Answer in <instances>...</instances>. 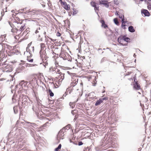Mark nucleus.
<instances>
[{
    "mask_svg": "<svg viewBox=\"0 0 151 151\" xmlns=\"http://www.w3.org/2000/svg\"><path fill=\"white\" fill-rule=\"evenodd\" d=\"M130 39L126 36V35H121L117 39L118 42L122 45L124 46H127V43L130 42Z\"/></svg>",
    "mask_w": 151,
    "mask_h": 151,
    "instance_id": "f257e3e1",
    "label": "nucleus"
},
{
    "mask_svg": "<svg viewBox=\"0 0 151 151\" xmlns=\"http://www.w3.org/2000/svg\"><path fill=\"white\" fill-rule=\"evenodd\" d=\"M20 124H22L23 125L27 126L28 124V127H27L28 129V130H29L30 133L32 136L34 135L35 132L33 131L32 129V128H30V126L32 127L36 128L37 127V125L34 123H30L29 122H25V121L23 122H20Z\"/></svg>",
    "mask_w": 151,
    "mask_h": 151,
    "instance_id": "f03ea898",
    "label": "nucleus"
},
{
    "mask_svg": "<svg viewBox=\"0 0 151 151\" xmlns=\"http://www.w3.org/2000/svg\"><path fill=\"white\" fill-rule=\"evenodd\" d=\"M67 131L63 127L62 129H60L58 135V138L63 139L64 138V135L66 134V132Z\"/></svg>",
    "mask_w": 151,
    "mask_h": 151,
    "instance_id": "7ed1b4c3",
    "label": "nucleus"
},
{
    "mask_svg": "<svg viewBox=\"0 0 151 151\" xmlns=\"http://www.w3.org/2000/svg\"><path fill=\"white\" fill-rule=\"evenodd\" d=\"M22 103L23 105L25 106L30 105V101L28 99L27 96H24L22 97Z\"/></svg>",
    "mask_w": 151,
    "mask_h": 151,
    "instance_id": "20e7f679",
    "label": "nucleus"
},
{
    "mask_svg": "<svg viewBox=\"0 0 151 151\" xmlns=\"http://www.w3.org/2000/svg\"><path fill=\"white\" fill-rule=\"evenodd\" d=\"M108 98L107 97H105L103 98H100L96 101L95 104V105L96 106H98L100 105L101 103H102L104 100H108Z\"/></svg>",
    "mask_w": 151,
    "mask_h": 151,
    "instance_id": "39448f33",
    "label": "nucleus"
},
{
    "mask_svg": "<svg viewBox=\"0 0 151 151\" xmlns=\"http://www.w3.org/2000/svg\"><path fill=\"white\" fill-rule=\"evenodd\" d=\"M142 14L144 15L145 16L149 17L150 16V14L148 11L145 9H142L141 10Z\"/></svg>",
    "mask_w": 151,
    "mask_h": 151,
    "instance_id": "423d86ee",
    "label": "nucleus"
},
{
    "mask_svg": "<svg viewBox=\"0 0 151 151\" xmlns=\"http://www.w3.org/2000/svg\"><path fill=\"white\" fill-rule=\"evenodd\" d=\"M29 83L28 82H24V81H22L20 82L19 83L18 85L19 86H20L22 88H23L26 87L27 83Z\"/></svg>",
    "mask_w": 151,
    "mask_h": 151,
    "instance_id": "0eeeda50",
    "label": "nucleus"
},
{
    "mask_svg": "<svg viewBox=\"0 0 151 151\" xmlns=\"http://www.w3.org/2000/svg\"><path fill=\"white\" fill-rule=\"evenodd\" d=\"M10 26H11V27L12 28V29H11V32L12 33V34L13 36H14V35H16V34H17V32H19L18 30L16 27L13 28L12 27V26L10 23ZM14 36L15 37V36Z\"/></svg>",
    "mask_w": 151,
    "mask_h": 151,
    "instance_id": "6e6552de",
    "label": "nucleus"
},
{
    "mask_svg": "<svg viewBox=\"0 0 151 151\" xmlns=\"http://www.w3.org/2000/svg\"><path fill=\"white\" fill-rule=\"evenodd\" d=\"M12 49V47L10 46V56L14 54H17V53L19 52L18 50L14 49L13 50H11L10 49Z\"/></svg>",
    "mask_w": 151,
    "mask_h": 151,
    "instance_id": "1a4fd4ad",
    "label": "nucleus"
},
{
    "mask_svg": "<svg viewBox=\"0 0 151 151\" xmlns=\"http://www.w3.org/2000/svg\"><path fill=\"white\" fill-rule=\"evenodd\" d=\"M100 22L101 24V27L106 29V28L108 27V25L106 24L105 22L103 19H101L100 21Z\"/></svg>",
    "mask_w": 151,
    "mask_h": 151,
    "instance_id": "9d476101",
    "label": "nucleus"
},
{
    "mask_svg": "<svg viewBox=\"0 0 151 151\" xmlns=\"http://www.w3.org/2000/svg\"><path fill=\"white\" fill-rule=\"evenodd\" d=\"M105 34L107 36H113L112 35L113 32L110 29L107 30L105 32Z\"/></svg>",
    "mask_w": 151,
    "mask_h": 151,
    "instance_id": "9b49d317",
    "label": "nucleus"
},
{
    "mask_svg": "<svg viewBox=\"0 0 151 151\" xmlns=\"http://www.w3.org/2000/svg\"><path fill=\"white\" fill-rule=\"evenodd\" d=\"M133 87L134 89L136 90H138L140 89V86L138 82H136L133 84Z\"/></svg>",
    "mask_w": 151,
    "mask_h": 151,
    "instance_id": "f8f14e48",
    "label": "nucleus"
},
{
    "mask_svg": "<svg viewBox=\"0 0 151 151\" xmlns=\"http://www.w3.org/2000/svg\"><path fill=\"white\" fill-rule=\"evenodd\" d=\"M32 109L33 111L35 112L36 114H37L38 113V111L39 109L38 107L36 106H33L32 107Z\"/></svg>",
    "mask_w": 151,
    "mask_h": 151,
    "instance_id": "ddd939ff",
    "label": "nucleus"
},
{
    "mask_svg": "<svg viewBox=\"0 0 151 151\" xmlns=\"http://www.w3.org/2000/svg\"><path fill=\"white\" fill-rule=\"evenodd\" d=\"M129 31L132 33L134 32L135 31V29H134L133 26H130L128 27Z\"/></svg>",
    "mask_w": 151,
    "mask_h": 151,
    "instance_id": "4468645a",
    "label": "nucleus"
},
{
    "mask_svg": "<svg viewBox=\"0 0 151 151\" xmlns=\"http://www.w3.org/2000/svg\"><path fill=\"white\" fill-rule=\"evenodd\" d=\"M111 2H108L107 1H105L103 3H101V4L104 5L105 7L106 8H108L109 6V3H111Z\"/></svg>",
    "mask_w": 151,
    "mask_h": 151,
    "instance_id": "2eb2a0df",
    "label": "nucleus"
},
{
    "mask_svg": "<svg viewBox=\"0 0 151 151\" xmlns=\"http://www.w3.org/2000/svg\"><path fill=\"white\" fill-rule=\"evenodd\" d=\"M4 11L2 9L0 8V19H1L2 17L4 14Z\"/></svg>",
    "mask_w": 151,
    "mask_h": 151,
    "instance_id": "dca6fc26",
    "label": "nucleus"
},
{
    "mask_svg": "<svg viewBox=\"0 0 151 151\" xmlns=\"http://www.w3.org/2000/svg\"><path fill=\"white\" fill-rule=\"evenodd\" d=\"M11 15H12V17L14 18L16 17V14L15 13L14 11V10H12L10 12V16Z\"/></svg>",
    "mask_w": 151,
    "mask_h": 151,
    "instance_id": "f3484780",
    "label": "nucleus"
},
{
    "mask_svg": "<svg viewBox=\"0 0 151 151\" xmlns=\"http://www.w3.org/2000/svg\"><path fill=\"white\" fill-rule=\"evenodd\" d=\"M25 23H24L23 25L21 26L19 29L18 30L19 32H22L25 29Z\"/></svg>",
    "mask_w": 151,
    "mask_h": 151,
    "instance_id": "a211bd4d",
    "label": "nucleus"
},
{
    "mask_svg": "<svg viewBox=\"0 0 151 151\" xmlns=\"http://www.w3.org/2000/svg\"><path fill=\"white\" fill-rule=\"evenodd\" d=\"M13 110L15 114H16L18 112V106H14L13 107Z\"/></svg>",
    "mask_w": 151,
    "mask_h": 151,
    "instance_id": "6ab92c4d",
    "label": "nucleus"
},
{
    "mask_svg": "<svg viewBox=\"0 0 151 151\" xmlns=\"http://www.w3.org/2000/svg\"><path fill=\"white\" fill-rule=\"evenodd\" d=\"M16 95L14 94L12 97V103H15L16 101Z\"/></svg>",
    "mask_w": 151,
    "mask_h": 151,
    "instance_id": "aec40b11",
    "label": "nucleus"
},
{
    "mask_svg": "<svg viewBox=\"0 0 151 151\" xmlns=\"http://www.w3.org/2000/svg\"><path fill=\"white\" fill-rule=\"evenodd\" d=\"M45 47V44L43 43H42L40 44V47H41V50L40 51V52L42 50H44V48Z\"/></svg>",
    "mask_w": 151,
    "mask_h": 151,
    "instance_id": "412c9836",
    "label": "nucleus"
},
{
    "mask_svg": "<svg viewBox=\"0 0 151 151\" xmlns=\"http://www.w3.org/2000/svg\"><path fill=\"white\" fill-rule=\"evenodd\" d=\"M91 5L94 7L96 6H98V5H99L98 4L96 3V2L92 1H91Z\"/></svg>",
    "mask_w": 151,
    "mask_h": 151,
    "instance_id": "4be33fe9",
    "label": "nucleus"
},
{
    "mask_svg": "<svg viewBox=\"0 0 151 151\" xmlns=\"http://www.w3.org/2000/svg\"><path fill=\"white\" fill-rule=\"evenodd\" d=\"M48 92L49 93V95L51 97H52L54 96V93L52 92L51 90L50 89L48 90Z\"/></svg>",
    "mask_w": 151,
    "mask_h": 151,
    "instance_id": "5701e85b",
    "label": "nucleus"
},
{
    "mask_svg": "<svg viewBox=\"0 0 151 151\" xmlns=\"http://www.w3.org/2000/svg\"><path fill=\"white\" fill-rule=\"evenodd\" d=\"M114 23L117 25H119V22L118 21L117 19L116 18H114L113 20Z\"/></svg>",
    "mask_w": 151,
    "mask_h": 151,
    "instance_id": "b1692460",
    "label": "nucleus"
},
{
    "mask_svg": "<svg viewBox=\"0 0 151 151\" xmlns=\"http://www.w3.org/2000/svg\"><path fill=\"white\" fill-rule=\"evenodd\" d=\"M69 105L72 109H73L75 106V104L74 102H70L69 104Z\"/></svg>",
    "mask_w": 151,
    "mask_h": 151,
    "instance_id": "393cba45",
    "label": "nucleus"
},
{
    "mask_svg": "<svg viewBox=\"0 0 151 151\" xmlns=\"http://www.w3.org/2000/svg\"><path fill=\"white\" fill-rule=\"evenodd\" d=\"M61 147V145L60 144L55 149V151H59V150L60 149Z\"/></svg>",
    "mask_w": 151,
    "mask_h": 151,
    "instance_id": "a878e982",
    "label": "nucleus"
},
{
    "mask_svg": "<svg viewBox=\"0 0 151 151\" xmlns=\"http://www.w3.org/2000/svg\"><path fill=\"white\" fill-rule=\"evenodd\" d=\"M64 8L65 10H69L70 9V6L69 4H67L64 6Z\"/></svg>",
    "mask_w": 151,
    "mask_h": 151,
    "instance_id": "bb28decb",
    "label": "nucleus"
},
{
    "mask_svg": "<svg viewBox=\"0 0 151 151\" xmlns=\"http://www.w3.org/2000/svg\"><path fill=\"white\" fill-rule=\"evenodd\" d=\"M64 52V50H61V52L60 54V56L61 58H63V56H64V55H65V54H64L63 52Z\"/></svg>",
    "mask_w": 151,
    "mask_h": 151,
    "instance_id": "cd10ccee",
    "label": "nucleus"
},
{
    "mask_svg": "<svg viewBox=\"0 0 151 151\" xmlns=\"http://www.w3.org/2000/svg\"><path fill=\"white\" fill-rule=\"evenodd\" d=\"M49 124L48 122H47L46 123H45L43 125L41 126V127H40L41 129L42 128V127L43 128H44L45 127H46L47 126V124Z\"/></svg>",
    "mask_w": 151,
    "mask_h": 151,
    "instance_id": "c85d7f7f",
    "label": "nucleus"
},
{
    "mask_svg": "<svg viewBox=\"0 0 151 151\" xmlns=\"http://www.w3.org/2000/svg\"><path fill=\"white\" fill-rule=\"evenodd\" d=\"M59 73L60 74L61 77L62 78L61 81H62L64 79V74L63 73H62L61 72H60V73Z\"/></svg>",
    "mask_w": 151,
    "mask_h": 151,
    "instance_id": "c756f323",
    "label": "nucleus"
},
{
    "mask_svg": "<svg viewBox=\"0 0 151 151\" xmlns=\"http://www.w3.org/2000/svg\"><path fill=\"white\" fill-rule=\"evenodd\" d=\"M70 124H68L66 126L64 127V128L66 129V130H68L70 128Z\"/></svg>",
    "mask_w": 151,
    "mask_h": 151,
    "instance_id": "7c9ffc66",
    "label": "nucleus"
},
{
    "mask_svg": "<svg viewBox=\"0 0 151 151\" xmlns=\"http://www.w3.org/2000/svg\"><path fill=\"white\" fill-rule=\"evenodd\" d=\"M147 7L149 10H150L151 9V3L149 2L147 4Z\"/></svg>",
    "mask_w": 151,
    "mask_h": 151,
    "instance_id": "2f4dec72",
    "label": "nucleus"
},
{
    "mask_svg": "<svg viewBox=\"0 0 151 151\" xmlns=\"http://www.w3.org/2000/svg\"><path fill=\"white\" fill-rule=\"evenodd\" d=\"M83 151H91L90 150V148L89 147H87L86 148H85Z\"/></svg>",
    "mask_w": 151,
    "mask_h": 151,
    "instance_id": "473e14b6",
    "label": "nucleus"
},
{
    "mask_svg": "<svg viewBox=\"0 0 151 151\" xmlns=\"http://www.w3.org/2000/svg\"><path fill=\"white\" fill-rule=\"evenodd\" d=\"M77 111L76 110H72L71 111V113L73 115H74L76 113H77Z\"/></svg>",
    "mask_w": 151,
    "mask_h": 151,
    "instance_id": "72a5a7b5",
    "label": "nucleus"
},
{
    "mask_svg": "<svg viewBox=\"0 0 151 151\" xmlns=\"http://www.w3.org/2000/svg\"><path fill=\"white\" fill-rule=\"evenodd\" d=\"M119 18L122 19L123 18H124V15L122 14H119Z\"/></svg>",
    "mask_w": 151,
    "mask_h": 151,
    "instance_id": "f704fd0d",
    "label": "nucleus"
},
{
    "mask_svg": "<svg viewBox=\"0 0 151 151\" xmlns=\"http://www.w3.org/2000/svg\"><path fill=\"white\" fill-rule=\"evenodd\" d=\"M73 15H74L77 13V12L76 11V9L74 8L73 9Z\"/></svg>",
    "mask_w": 151,
    "mask_h": 151,
    "instance_id": "c9c22d12",
    "label": "nucleus"
},
{
    "mask_svg": "<svg viewBox=\"0 0 151 151\" xmlns=\"http://www.w3.org/2000/svg\"><path fill=\"white\" fill-rule=\"evenodd\" d=\"M24 21H25V20L24 19H21V20H20L19 22H18V23H19L20 24H22V23H23V22Z\"/></svg>",
    "mask_w": 151,
    "mask_h": 151,
    "instance_id": "e433bc0d",
    "label": "nucleus"
},
{
    "mask_svg": "<svg viewBox=\"0 0 151 151\" xmlns=\"http://www.w3.org/2000/svg\"><path fill=\"white\" fill-rule=\"evenodd\" d=\"M77 84V83L76 82H72L71 83V85L73 86V87H74L76 84Z\"/></svg>",
    "mask_w": 151,
    "mask_h": 151,
    "instance_id": "4c0bfd02",
    "label": "nucleus"
},
{
    "mask_svg": "<svg viewBox=\"0 0 151 151\" xmlns=\"http://www.w3.org/2000/svg\"><path fill=\"white\" fill-rule=\"evenodd\" d=\"M124 24L122 23V25H121V27L124 29H126L125 26H126V25L125 24Z\"/></svg>",
    "mask_w": 151,
    "mask_h": 151,
    "instance_id": "58836bf2",
    "label": "nucleus"
},
{
    "mask_svg": "<svg viewBox=\"0 0 151 151\" xmlns=\"http://www.w3.org/2000/svg\"><path fill=\"white\" fill-rule=\"evenodd\" d=\"M121 20H122L121 22H122V23L125 24L127 23V22L125 21L124 18H123V19H121Z\"/></svg>",
    "mask_w": 151,
    "mask_h": 151,
    "instance_id": "ea45409f",
    "label": "nucleus"
},
{
    "mask_svg": "<svg viewBox=\"0 0 151 151\" xmlns=\"http://www.w3.org/2000/svg\"><path fill=\"white\" fill-rule=\"evenodd\" d=\"M30 49L29 48V47H27L26 48V51L27 52H29V53L31 54V51H30Z\"/></svg>",
    "mask_w": 151,
    "mask_h": 151,
    "instance_id": "a19ab883",
    "label": "nucleus"
},
{
    "mask_svg": "<svg viewBox=\"0 0 151 151\" xmlns=\"http://www.w3.org/2000/svg\"><path fill=\"white\" fill-rule=\"evenodd\" d=\"M114 4L116 5H118L119 4V1L117 0H114Z\"/></svg>",
    "mask_w": 151,
    "mask_h": 151,
    "instance_id": "79ce46f5",
    "label": "nucleus"
},
{
    "mask_svg": "<svg viewBox=\"0 0 151 151\" xmlns=\"http://www.w3.org/2000/svg\"><path fill=\"white\" fill-rule=\"evenodd\" d=\"M48 3H47V4L48 5V6L49 7H50L52 6V4L51 2H50V0H47Z\"/></svg>",
    "mask_w": 151,
    "mask_h": 151,
    "instance_id": "37998d69",
    "label": "nucleus"
},
{
    "mask_svg": "<svg viewBox=\"0 0 151 151\" xmlns=\"http://www.w3.org/2000/svg\"><path fill=\"white\" fill-rule=\"evenodd\" d=\"M105 1H106L105 0H99V4L101 5V3H103Z\"/></svg>",
    "mask_w": 151,
    "mask_h": 151,
    "instance_id": "c03bdc74",
    "label": "nucleus"
},
{
    "mask_svg": "<svg viewBox=\"0 0 151 151\" xmlns=\"http://www.w3.org/2000/svg\"><path fill=\"white\" fill-rule=\"evenodd\" d=\"M64 6H66L67 4L66 2L65 1H62L61 2Z\"/></svg>",
    "mask_w": 151,
    "mask_h": 151,
    "instance_id": "a18cd8bd",
    "label": "nucleus"
},
{
    "mask_svg": "<svg viewBox=\"0 0 151 151\" xmlns=\"http://www.w3.org/2000/svg\"><path fill=\"white\" fill-rule=\"evenodd\" d=\"M94 8L95 11H96V10H99V7L98 6H96L94 7Z\"/></svg>",
    "mask_w": 151,
    "mask_h": 151,
    "instance_id": "49530a36",
    "label": "nucleus"
},
{
    "mask_svg": "<svg viewBox=\"0 0 151 151\" xmlns=\"http://www.w3.org/2000/svg\"><path fill=\"white\" fill-rule=\"evenodd\" d=\"M83 142L82 141H80L78 142V145L79 146H81V145H83Z\"/></svg>",
    "mask_w": 151,
    "mask_h": 151,
    "instance_id": "de8ad7c7",
    "label": "nucleus"
},
{
    "mask_svg": "<svg viewBox=\"0 0 151 151\" xmlns=\"http://www.w3.org/2000/svg\"><path fill=\"white\" fill-rule=\"evenodd\" d=\"M34 83H37V80L36 78H34L32 80Z\"/></svg>",
    "mask_w": 151,
    "mask_h": 151,
    "instance_id": "09e8293b",
    "label": "nucleus"
},
{
    "mask_svg": "<svg viewBox=\"0 0 151 151\" xmlns=\"http://www.w3.org/2000/svg\"><path fill=\"white\" fill-rule=\"evenodd\" d=\"M106 60V58H103L101 60V62H104V61Z\"/></svg>",
    "mask_w": 151,
    "mask_h": 151,
    "instance_id": "8fccbe9b",
    "label": "nucleus"
},
{
    "mask_svg": "<svg viewBox=\"0 0 151 151\" xmlns=\"http://www.w3.org/2000/svg\"><path fill=\"white\" fill-rule=\"evenodd\" d=\"M27 60L29 62H32L33 61V59H27Z\"/></svg>",
    "mask_w": 151,
    "mask_h": 151,
    "instance_id": "3c124183",
    "label": "nucleus"
},
{
    "mask_svg": "<svg viewBox=\"0 0 151 151\" xmlns=\"http://www.w3.org/2000/svg\"><path fill=\"white\" fill-rule=\"evenodd\" d=\"M10 77H11V79H10V82H11L12 81H13V78L12 76H11L10 75Z\"/></svg>",
    "mask_w": 151,
    "mask_h": 151,
    "instance_id": "603ef678",
    "label": "nucleus"
},
{
    "mask_svg": "<svg viewBox=\"0 0 151 151\" xmlns=\"http://www.w3.org/2000/svg\"><path fill=\"white\" fill-rule=\"evenodd\" d=\"M61 34L59 32H57L56 35L58 37H60L61 36Z\"/></svg>",
    "mask_w": 151,
    "mask_h": 151,
    "instance_id": "864d4df0",
    "label": "nucleus"
},
{
    "mask_svg": "<svg viewBox=\"0 0 151 151\" xmlns=\"http://www.w3.org/2000/svg\"><path fill=\"white\" fill-rule=\"evenodd\" d=\"M145 3L147 5L150 2H149L147 0H144Z\"/></svg>",
    "mask_w": 151,
    "mask_h": 151,
    "instance_id": "5fc2aeb1",
    "label": "nucleus"
},
{
    "mask_svg": "<svg viewBox=\"0 0 151 151\" xmlns=\"http://www.w3.org/2000/svg\"><path fill=\"white\" fill-rule=\"evenodd\" d=\"M35 65H33V64H27V66H34Z\"/></svg>",
    "mask_w": 151,
    "mask_h": 151,
    "instance_id": "6e6d98bb",
    "label": "nucleus"
},
{
    "mask_svg": "<svg viewBox=\"0 0 151 151\" xmlns=\"http://www.w3.org/2000/svg\"><path fill=\"white\" fill-rule=\"evenodd\" d=\"M134 83H136V82H138V81H137V80L136 79V78H134Z\"/></svg>",
    "mask_w": 151,
    "mask_h": 151,
    "instance_id": "4d7b16f0",
    "label": "nucleus"
},
{
    "mask_svg": "<svg viewBox=\"0 0 151 151\" xmlns=\"http://www.w3.org/2000/svg\"><path fill=\"white\" fill-rule=\"evenodd\" d=\"M132 73L131 72H128L125 75V76H128L130 74Z\"/></svg>",
    "mask_w": 151,
    "mask_h": 151,
    "instance_id": "13d9d810",
    "label": "nucleus"
},
{
    "mask_svg": "<svg viewBox=\"0 0 151 151\" xmlns=\"http://www.w3.org/2000/svg\"><path fill=\"white\" fill-rule=\"evenodd\" d=\"M119 13V12L116 11L115 13V14L116 15L119 16L120 14Z\"/></svg>",
    "mask_w": 151,
    "mask_h": 151,
    "instance_id": "bf43d9fd",
    "label": "nucleus"
},
{
    "mask_svg": "<svg viewBox=\"0 0 151 151\" xmlns=\"http://www.w3.org/2000/svg\"><path fill=\"white\" fill-rule=\"evenodd\" d=\"M63 60H66L67 59V57L65 55H64V56H63V58H62Z\"/></svg>",
    "mask_w": 151,
    "mask_h": 151,
    "instance_id": "052dcab7",
    "label": "nucleus"
},
{
    "mask_svg": "<svg viewBox=\"0 0 151 151\" xmlns=\"http://www.w3.org/2000/svg\"><path fill=\"white\" fill-rule=\"evenodd\" d=\"M33 83V81L32 80L29 82V84L32 85Z\"/></svg>",
    "mask_w": 151,
    "mask_h": 151,
    "instance_id": "680f3d73",
    "label": "nucleus"
},
{
    "mask_svg": "<svg viewBox=\"0 0 151 151\" xmlns=\"http://www.w3.org/2000/svg\"><path fill=\"white\" fill-rule=\"evenodd\" d=\"M69 91L68 88H67L66 89V91L65 92V94H66V95L68 94V91Z\"/></svg>",
    "mask_w": 151,
    "mask_h": 151,
    "instance_id": "e2e57ef3",
    "label": "nucleus"
},
{
    "mask_svg": "<svg viewBox=\"0 0 151 151\" xmlns=\"http://www.w3.org/2000/svg\"><path fill=\"white\" fill-rule=\"evenodd\" d=\"M115 31H116V33H115V34H114V35L115 36H117V35H118V32H117V31L116 30H115Z\"/></svg>",
    "mask_w": 151,
    "mask_h": 151,
    "instance_id": "0e129e2a",
    "label": "nucleus"
},
{
    "mask_svg": "<svg viewBox=\"0 0 151 151\" xmlns=\"http://www.w3.org/2000/svg\"><path fill=\"white\" fill-rule=\"evenodd\" d=\"M6 79H5V78H1V79H0V81H3L4 80H5Z\"/></svg>",
    "mask_w": 151,
    "mask_h": 151,
    "instance_id": "69168bd1",
    "label": "nucleus"
},
{
    "mask_svg": "<svg viewBox=\"0 0 151 151\" xmlns=\"http://www.w3.org/2000/svg\"><path fill=\"white\" fill-rule=\"evenodd\" d=\"M45 65H44V66H45H45L46 65H48V63L47 62H46L45 63Z\"/></svg>",
    "mask_w": 151,
    "mask_h": 151,
    "instance_id": "338daca9",
    "label": "nucleus"
},
{
    "mask_svg": "<svg viewBox=\"0 0 151 151\" xmlns=\"http://www.w3.org/2000/svg\"><path fill=\"white\" fill-rule=\"evenodd\" d=\"M17 129V128L16 127H14V128H13V129L15 130H16Z\"/></svg>",
    "mask_w": 151,
    "mask_h": 151,
    "instance_id": "774afa93",
    "label": "nucleus"
}]
</instances>
